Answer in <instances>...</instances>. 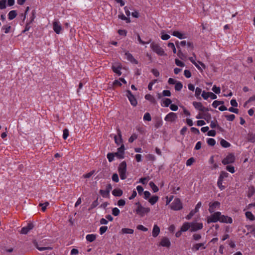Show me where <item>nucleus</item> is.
<instances>
[{
    "label": "nucleus",
    "mask_w": 255,
    "mask_h": 255,
    "mask_svg": "<svg viewBox=\"0 0 255 255\" xmlns=\"http://www.w3.org/2000/svg\"><path fill=\"white\" fill-rule=\"evenodd\" d=\"M135 204L137 205V208L135 212L140 217H142L150 212L149 208L142 206L139 202H137Z\"/></svg>",
    "instance_id": "f257e3e1"
},
{
    "label": "nucleus",
    "mask_w": 255,
    "mask_h": 255,
    "mask_svg": "<svg viewBox=\"0 0 255 255\" xmlns=\"http://www.w3.org/2000/svg\"><path fill=\"white\" fill-rule=\"evenodd\" d=\"M118 171L122 180H124L127 178V164L125 161H123L120 164L118 167Z\"/></svg>",
    "instance_id": "f03ea898"
},
{
    "label": "nucleus",
    "mask_w": 255,
    "mask_h": 255,
    "mask_svg": "<svg viewBox=\"0 0 255 255\" xmlns=\"http://www.w3.org/2000/svg\"><path fill=\"white\" fill-rule=\"evenodd\" d=\"M150 46L151 49L157 55L159 56L166 55L164 49L158 44L152 42L150 44Z\"/></svg>",
    "instance_id": "7ed1b4c3"
},
{
    "label": "nucleus",
    "mask_w": 255,
    "mask_h": 255,
    "mask_svg": "<svg viewBox=\"0 0 255 255\" xmlns=\"http://www.w3.org/2000/svg\"><path fill=\"white\" fill-rule=\"evenodd\" d=\"M170 208L174 211H178L182 209V204L179 198H175L172 202Z\"/></svg>",
    "instance_id": "20e7f679"
},
{
    "label": "nucleus",
    "mask_w": 255,
    "mask_h": 255,
    "mask_svg": "<svg viewBox=\"0 0 255 255\" xmlns=\"http://www.w3.org/2000/svg\"><path fill=\"white\" fill-rule=\"evenodd\" d=\"M220 218L221 212H216L207 217V222L208 224L211 223H216L218 221H220Z\"/></svg>",
    "instance_id": "39448f33"
},
{
    "label": "nucleus",
    "mask_w": 255,
    "mask_h": 255,
    "mask_svg": "<svg viewBox=\"0 0 255 255\" xmlns=\"http://www.w3.org/2000/svg\"><path fill=\"white\" fill-rule=\"evenodd\" d=\"M126 96L128 97L130 104L135 107L137 104V100L134 96L131 93L130 91L127 90L126 92Z\"/></svg>",
    "instance_id": "423d86ee"
},
{
    "label": "nucleus",
    "mask_w": 255,
    "mask_h": 255,
    "mask_svg": "<svg viewBox=\"0 0 255 255\" xmlns=\"http://www.w3.org/2000/svg\"><path fill=\"white\" fill-rule=\"evenodd\" d=\"M235 160V157L232 153L229 154L225 158L222 160V163L224 165L232 163Z\"/></svg>",
    "instance_id": "0eeeda50"
},
{
    "label": "nucleus",
    "mask_w": 255,
    "mask_h": 255,
    "mask_svg": "<svg viewBox=\"0 0 255 255\" xmlns=\"http://www.w3.org/2000/svg\"><path fill=\"white\" fill-rule=\"evenodd\" d=\"M125 150V146L122 144L121 147L118 148L117 152L115 153L116 157L119 159H123L124 158Z\"/></svg>",
    "instance_id": "6e6552de"
},
{
    "label": "nucleus",
    "mask_w": 255,
    "mask_h": 255,
    "mask_svg": "<svg viewBox=\"0 0 255 255\" xmlns=\"http://www.w3.org/2000/svg\"><path fill=\"white\" fill-rule=\"evenodd\" d=\"M177 119V114L173 112H170L165 117L164 120L168 122H174Z\"/></svg>",
    "instance_id": "1a4fd4ad"
},
{
    "label": "nucleus",
    "mask_w": 255,
    "mask_h": 255,
    "mask_svg": "<svg viewBox=\"0 0 255 255\" xmlns=\"http://www.w3.org/2000/svg\"><path fill=\"white\" fill-rule=\"evenodd\" d=\"M53 29L56 34H59L61 33L62 27L59 21L55 20L53 22Z\"/></svg>",
    "instance_id": "9d476101"
},
{
    "label": "nucleus",
    "mask_w": 255,
    "mask_h": 255,
    "mask_svg": "<svg viewBox=\"0 0 255 255\" xmlns=\"http://www.w3.org/2000/svg\"><path fill=\"white\" fill-rule=\"evenodd\" d=\"M220 203L218 201H215L213 203H210L209 204V211L210 213H212L214 212V211L220 208Z\"/></svg>",
    "instance_id": "9b49d317"
},
{
    "label": "nucleus",
    "mask_w": 255,
    "mask_h": 255,
    "mask_svg": "<svg viewBox=\"0 0 255 255\" xmlns=\"http://www.w3.org/2000/svg\"><path fill=\"white\" fill-rule=\"evenodd\" d=\"M191 224V232L197 231L199 230H201L203 228V224L201 223L192 222Z\"/></svg>",
    "instance_id": "f8f14e48"
},
{
    "label": "nucleus",
    "mask_w": 255,
    "mask_h": 255,
    "mask_svg": "<svg viewBox=\"0 0 255 255\" xmlns=\"http://www.w3.org/2000/svg\"><path fill=\"white\" fill-rule=\"evenodd\" d=\"M159 245L162 247L169 248L171 245V243L168 238L163 237L161 239Z\"/></svg>",
    "instance_id": "ddd939ff"
},
{
    "label": "nucleus",
    "mask_w": 255,
    "mask_h": 255,
    "mask_svg": "<svg viewBox=\"0 0 255 255\" xmlns=\"http://www.w3.org/2000/svg\"><path fill=\"white\" fill-rule=\"evenodd\" d=\"M193 105L195 109L201 112L207 111V109L203 106L201 102H193Z\"/></svg>",
    "instance_id": "4468645a"
},
{
    "label": "nucleus",
    "mask_w": 255,
    "mask_h": 255,
    "mask_svg": "<svg viewBox=\"0 0 255 255\" xmlns=\"http://www.w3.org/2000/svg\"><path fill=\"white\" fill-rule=\"evenodd\" d=\"M117 133L118 136L117 135L114 136L115 142L117 145H120L123 143V139L122 137L121 131L119 129L117 130Z\"/></svg>",
    "instance_id": "2eb2a0df"
},
{
    "label": "nucleus",
    "mask_w": 255,
    "mask_h": 255,
    "mask_svg": "<svg viewBox=\"0 0 255 255\" xmlns=\"http://www.w3.org/2000/svg\"><path fill=\"white\" fill-rule=\"evenodd\" d=\"M172 35L180 39H185L187 38V36L185 33L178 31H173L172 33Z\"/></svg>",
    "instance_id": "dca6fc26"
},
{
    "label": "nucleus",
    "mask_w": 255,
    "mask_h": 255,
    "mask_svg": "<svg viewBox=\"0 0 255 255\" xmlns=\"http://www.w3.org/2000/svg\"><path fill=\"white\" fill-rule=\"evenodd\" d=\"M33 228V226L32 224H28L26 227H24L21 229L20 233L22 234H26L32 230Z\"/></svg>",
    "instance_id": "f3484780"
},
{
    "label": "nucleus",
    "mask_w": 255,
    "mask_h": 255,
    "mask_svg": "<svg viewBox=\"0 0 255 255\" xmlns=\"http://www.w3.org/2000/svg\"><path fill=\"white\" fill-rule=\"evenodd\" d=\"M220 222L225 223L231 224L233 222V220L231 217L222 215L221 214V218L220 219Z\"/></svg>",
    "instance_id": "a211bd4d"
},
{
    "label": "nucleus",
    "mask_w": 255,
    "mask_h": 255,
    "mask_svg": "<svg viewBox=\"0 0 255 255\" xmlns=\"http://www.w3.org/2000/svg\"><path fill=\"white\" fill-rule=\"evenodd\" d=\"M112 69L113 71L117 74L119 76H120L122 74V72H121V66L118 63H116L112 66Z\"/></svg>",
    "instance_id": "6ab92c4d"
},
{
    "label": "nucleus",
    "mask_w": 255,
    "mask_h": 255,
    "mask_svg": "<svg viewBox=\"0 0 255 255\" xmlns=\"http://www.w3.org/2000/svg\"><path fill=\"white\" fill-rule=\"evenodd\" d=\"M206 247L204 243H198L194 245L192 248V250L193 252H196L200 249H205Z\"/></svg>",
    "instance_id": "aec40b11"
},
{
    "label": "nucleus",
    "mask_w": 255,
    "mask_h": 255,
    "mask_svg": "<svg viewBox=\"0 0 255 255\" xmlns=\"http://www.w3.org/2000/svg\"><path fill=\"white\" fill-rule=\"evenodd\" d=\"M160 233V228L157 225H154L152 229V235L154 238L156 237Z\"/></svg>",
    "instance_id": "412c9836"
},
{
    "label": "nucleus",
    "mask_w": 255,
    "mask_h": 255,
    "mask_svg": "<svg viewBox=\"0 0 255 255\" xmlns=\"http://www.w3.org/2000/svg\"><path fill=\"white\" fill-rule=\"evenodd\" d=\"M189 229H191V224L189 222H185L181 226L180 230L183 232L188 231Z\"/></svg>",
    "instance_id": "4be33fe9"
},
{
    "label": "nucleus",
    "mask_w": 255,
    "mask_h": 255,
    "mask_svg": "<svg viewBox=\"0 0 255 255\" xmlns=\"http://www.w3.org/2000/svg\"><path fill=\"white\" fill-rule=\"evenodd\" d=\"M247 139L251 142H255V133L249 132L247 136Z\"/></svg>",
    "instance_id": "5701e85b"
},
{
    "label": "nucleus",
    "mask_w": 255,
    "mask_h": 255,
    "mask_svg": "<svg viewBox=\"0 0 255 255\" xmlns=\"http://www.w3.org/2000/svg\"><path fill=\"white\" fill-rule=\"evenodd\" d=\"M194 65L200 71H203V69L202 68V67L204 69H205L206 68V66H205V64L204 63H203L202 62H200V61L196 62H195V64H194Z\"/></svg>",
    "instance_id": "b1692460"
},
{
    "label": "nucleus",
    "mask_w": 255,
    "mask_h": 255,
    "mask_svg": "<svg viewBox=\"0 0 255 255\" xmlns=\"http://www.w3.org/2000/svg\"><path fill=\"white\" fill-rule=\"evenodd\" d=\"M144 98L146 100H148L151 103L155 104L156 103V101L154 97L150 94H146Z\"/></svg>",
    "instance_id": "393cba45"
},
{
    "label": "nucleus",
    "mask_w": 255,
    "mask_h": 255,
    "mask_svg": "<svg viewBox=\"0 0 255 255\" xmlns=\"http://www.w3.org/2000/svg\"><path fill=\"white\" fill-rule=\"evenodd\" d=\"M158 196L154 195L148 199V202L151 205H153L158 201Z\"/></svg>",
    "instance_id": "a878e982"
},
{
    "label": "nucleus",
    "mask_w": 255,
    "mask_h": 255,
    "mask_svg": "<svg viewBox=\"0 0 255 255\" xmlns=\"http://www.w3.org/2000/svg\"><path fill=\"white\" fill-rule=\"evenodd\" d=\"M112 194L116 197H120L123 194V191L120 189H115L112 191Z\"/></svg>",
    "instance_id": "bb28decb"
},
{
    "label": "nucleus",
    "mask_w": 255,
    "mask_h": 255,
    "mask_svg": "<svg viewBox=\"0 0 255 255\" xmlns=\"http://www.w3.org/2000/svg\"><path fill=\"white\" fill-rule=\"evenodd\" d=\"M86 240L89 242L94 241L96 239V235L95 234H88L86 236Z\"/></svg>",
    "instance_id": "cd10ccee"
},
{
    "label": "nucleus",
    "mask_w": 255,
    "mask_h": 255,
    "mask_svg": "<svg viewBox=\"0 0 255 255\" xmlns=\"http://www.w3.org/2000/svg\"><path fill=\"white\" fill-rule=\"evenodd\" d=\"M17 15V13L16 10H12L9 12L8 14V18L9 20H12L14 19Z\"/></svg>",
    "instance_id": "c85d7f7f"
},
{
    "label": "nucleus",
    "mask_w": 255,
    "mask_h": 255,
    "mask_svg": "<svg viewBox=\"0 0 255 255\" xmlns=\"http://www.w3.org/2000/svg\"><path fill=\"white\" fill-rule=\"evenodd\" d=\"M121 232L124 234H132L133 233L134 231L132 229L123 228L121 230Z\"/></svg>",
    "instance_id": "c756f323"
},
{
    "label": "nucleus",
    "mask_w": 255,
    "mask_h": 255,
    "mask_svg": "<svg viewBox=\"0 0 255 255\" xmlns=\"http://www.w3.org/2000/svg\"><path fill=\"white\" fill-rule=\"evenodd\" d=\"M247 218L251 221H254L255 220V217L251 212L248 211L245 214Z\"/></svg>",
    "instance_id": "7c9ffc66"
},
{
    "label": "nucleus",
    "mask_w": 255,
    "mask_h": 255,
    "mask_svg": "<svg viewBox=\"0 0 255 255\" xmlns=\"http://www.w3.org/2000/svg\"><path fill=\"white\" fill-rule=\"evenodd\" d=\"M125 58L130 62H134L135 61L132 55L129 52H126L125 54Z\"/></svg>",
    "instance_id": "2f4dec72"
},
{
    "label": "nucleus",
    "mask_w": 255,
    "mask_h": 255,
    "mask_svg": "<svg viewBox=\"0 0 255 255\" xmlns=\"http://www.w3.org/2000/svg\"><path fill=\"white\" fill-rule=\"evenodd\" d=\"M221 146L225 148H227L230 146L231 144L226 140L222 139L220 141Z\"/></svg>",
    "instance_id": "473e14b6"
},
{
    "label": "nucleus",
    "mask_w": 255,
    "mask_h": 255,
    "mask_svg": "<svg viewBox=\"0 0 255 255\" xmlns=\"http://www.w3.org/2000/svg\"><path fill=\"white\" fill-rule=\"evenodd\" d=\"M99 192L104 198H109L110 196V193L106 190H100Z\"/></svg>",
    "instance_id": "72a5a7b5"
},
{
    "label": "nucleus",
    "mask_w": 255,
    "mask_h": 255,
    "mask_svg": "<svg viewBox=\"0 0 255 255\" xmlns=\"http://www.w3.org/2000/svg\"><path fill=\"white\" fill-rule=\"evenodd\" d=\"M228 176H229V174L227 172H226L225 171H221L218 179L223 181L224 179L225 178L228 177Z\"/></svg>",
    "instance_id": "f704fd0d"
},
{
    "label": "nucleus",
    "mask_w": 255,
    "mask_h": 255,
    "mask_svg": "<svg viewBox=\"0 0 255 255\" xmlns=\"http://www.w3.org/2000/svg\"><path fill=\"white\" fill-rule=\"evenodd\" d=\"M162 102L164 104V106L165 107H167L171 105L172 101L170 99L165 98L163 100Z\"/></svg>",
    "instance_id": "c9c22d12"
},
{
    "label": "nucleus",
    "mask_w": 255,
    "mask_h": 255,
    "mask_svg": "<svg viewBox=\"0 0 255 255\" xmlns=\"http://www.w3.org/2000/svg\"><path fill=\"white\" fill-rule=\"evenodd\" d=\"M183 87V85L181 82L178 81L176 83L175 85V89L177 91H180Z\"/></svg>",
    "instance_id": "e433bc0d"
},
{
    "label": "nucleus",
    "mask_w": 255,
    "mask_h": 255,
    "mask_svg": "<svg viewBox=\"0 0 255 255\" xmlns=\"http://www.w3.org/2000/svg\"><path fill=\"white\" fill-rule=\"evenodd\" d=\"M118 16L119 18L125 20L127 23H129L130 21L129 18L126 17L123 13L119 14Z\"/></svg>",
    "instance_id": "4c0bfd02"
},
{
    "label": "nucleus",
    "mask_w": 255,
    "mask_h": 255,
    "mask_svg": "<svg viewBox=\"0 0 255 255\" xmlns=\"http://www.w3.org/2000/svg\"><path fill=\"white\" fill-rule=\"evenodd\" d=\"M149 185L154 193L158 191V187L153 182H150Z\"/></svg>",
    "instance_id": "58836bf2"
},
{
    "label": "nucleus",
    "mask_w": 255,
    "mask_h": 255,
    "mask_svg": "<svg viewBox=\"0 0 255 255\" xmlns=\"http://www.w3.org/2000/svg\"><path fill=\"white\" fill-rule=\"evenodd\" d=\"M107 158L109 162H112L114 160L115 156V153H108L107 154Z\"/></svg>",
    "instance_id": "ea45409f"
},
{
    "label": "nucleus",
    "mask_w": 255,
    "mask_h": 255,
    "mask_svg": "<svg viewBox=\"0 0 255 255\" xmlns=\"http://www.w3.org/2000/svg\"><path fill=\"white\" fill-rule=\"evenodd\" d=\"M196 213L197 212L195 211L194 209L192 210V211H190L189 214L186 217V219L187 220H190Z\"/></svg>",
    "instance_id": "a19ab883"
},
{
    "label": "nucleus",
    "mask_w": 255,
    "mask_h": 255,
    "mask_svg": "<svg viewBox=\"0 0 255 255\" xmlns=\"http://www.w3.org/2000/svg\"><path fill=\"white\" fill-rule=\"evenodd\" d=\"M207 142L208 145L211 146H214L216 144V140L212 138H208Z\"/></svg>",
    "instance_id": "79ce46f5"
},
{
    "label": "nucleus",
    "mask_w": 255,
    "mask_h": 255,
    "mask_svg": "<svg viewBox=\"0 0 255 255\" xmlns=\"http://www.w3.org/2000/svg\"><path fill=\"white\" fill-rule=\"evenodd\" d=\"M120 213V210L118 208H114L112 209V214L115 216H117Z\"/></svg>",
    "instance_id": "37998d69"
},
{
    "label": "nucleus",
    "mask_w": 255,
    "mask_h": 255,
    "mask_svg": "<svg viewBox=\"0 0 255 255\" xmlns=\"http://www.w3.org/2000/svg\"><path fill=\"white\" fill-rule=\"evenodd\" d=\"M212 91L216 94H219L220 93L221 89L219 87H217L216 85L213 86Z\"/></svg>",
    "instance_id": "c03bdc74"
},
{
    "label": "nucleus",
    "mask_w": 255,
    "mask_h": 255,
    "mask_svg": "<svg viewBox=\"0 0 255 255\" xmlns=\"http://www.w3.org/2000/svg\"><path fill=\"white\" fill-rule=\"evenodd\" d=\"M223 181L218 179V182H217L218 186L221 190H224L225 188V186L222 185Z\"/></svg>",
    "instance_id": "a18cd8bd"
},
{
    "label": "nucleus",
    "mask_w": 255,
    "mask_h": 255,
    "mask_svg": "<svg viewBox=\"0 0 255 255\" xmlns=\"http://www.w3.org/2000/svg\"><path fill=\"white\" fill-rule=\"evenodd\" d=\"M6 0H0V9H2L6 7Z\"/></svg>",
    "instance_id": "49530a36"
},
{
    "label": "nucleus",
    "mask_w": 255,
    "mask_h": 255,
    "mask_svg": "<svg viewBox=\"0 0 255 255\" xmlns=\"http://www.w3.org/2000/svg\"><path fill=\"white\" fill-rule=\"evenodd\" d=\"M63 138L64 139H66L69 136V130L67 128H65L63 129Z\"/></svg>",
    "instance_id": "de8ad7c7"
},
{
    "label": "nucleus",
    "mask_w": 255,
    "mask_h": 255,
    "mask_svg": "<svg viewBox=\"0 0 255 255\" xmlns=\"http://www.w3.org/2000/svg\"><path fill=\"white\" fill-rule=\"evenodd\" d=\"M226 169L231 173H234L235 172V168L233 166L228 165L226 166Z\"/></svg>",
    "instance_id": "09e8293b"
},
{
    "label": "nucleus",
    "mask_w": 255,
    "mask_h": 255,
    "mask_svg": "<svg viewBox=\"0 0 255 255\" xmlns=\"http://www.w3.org/2000/svg\"><path fill=\"white\" fill-rule=\"evenodd\" d=\"M143 120L144 121H150L151 118L150 115L148 113H146L143 116Z\"/></svg>",
    "instance_id": "8fccbe9b"
},
{
    "label": "nucleus",
    "mask_w": 255,
    "mask_h": 255,
    "mask_svg": "<svg viewBox=\"0 0 255 255\" xmlns=\"http://www.w3.org/2000/svg\"><path fill=\"white\" fill-rule=\"evenodd\" d=\"M175 64H176V65H177L178 66H180V67H184L185 66V64L184 63L182 62L181 61L179 60V59H176L175 60Z\"/></svg>",
    "instance_id": "3c124183"
},
{
    "label": "nucleus",
    "mask_w": 255,
    "mask_h": 255,
    "mask_svg": "<svg viewBox=\"0 0 255 255\" xmlns=\"http://www.w3.org/2000/svg\"><path fill=\"white\" fill-rule=\"evenodd\" d=\"M149 180V178L148 177H144V178H141L139 179V182L143 184H146L147 181Z\"/></svg>",
    "instance_id": "603ef678"
},
{
    "label": "nucleus",
    "mask_w": 255,
    "mask_h": 255,
    "mask_svg": "<svg viewBox=\"0 0 255 255\" xmlns=\"http://www.w3.org/2000/svg\"><path fill=\"white\" fill-rule=\"evenodd\" d=\"M108 230V227L107 226H102L100 228V234L101 235H103Z\"/></svg>",
    "instance_id": "864d4df0"
},
{
    "label": "nucleus",
    "mask_w": 255,
    "mask_h": 255,
    "mask_svg": "<svg viewBox=\"0 0 255 255\" xmlns=\"http://www.w3.org/2000/svg\"><path fill=\"white\" fill-rule=\"evenodd\" d=\"M226 119L229 121H233L235 118V116L233 114L225 116Z\"/></svg>",
    "instance_id": "5fc2aeb1"
},
{
    "label": "nucleus",
    "mask_w": 255,
    "mask_h": 255,
    "mask_svg": "<svg viewBox=\"0 0 255 255\" xmlns=\"http://www.w3.org/2000/svg\"><path fill=\"white\" fill-rule=\"evenodd\" d=\"M201 93H202V89L199 87H197L195 89V97L198 98L200 96V95L201 94Z\"/></svg>",
    "instance_id": "6e6d98bb"
},
{
    "label": "nucleus",
    "mask_w": 255,
    "mask_h": 255,
    "mask_svg": "<svg viewBox=\"0 0 255 255\" xmlns=\"http://www.w3.org/2000/svg\"><path fill=\"white\" fill-rule=\"evenodd\" d=\"M202 97L204 100H207L209 98V92L203 91L202 93Z\"/></svg>",
    "instance_id": "4d7b16f0"
},
{
    "label": "nucleus",
    "mask_w": 255,
    "mask_h": 255,
    "mask_svg": "<svg viewBox=\"0 0 255 255\" xmlns=\"http://www.w3.org/2000/svg\"><path fill=\"white\" fill-rule=\"evenodd\" d=\"M195 161V160L193 157H191L188 159L186 161V165L187 166H191Z\"/></svg>",
    "instance_id": "13d9d810"
},
{
    "label": "nucleus",
    "mask_w": 255,
    "mask_h": 255,
    "mask_svg": "<svg viewBox=\"0 0 255 255\" xmlns=\"http://www.w3.org/2000/svg\"><path fill=\"white\" fill-rule=\"evenodd\" d=\"M210 127L211 128H214L216 127L219 128V127L218 125L217 121H211L210 123Z\"/></svg>",
    "instance_id": "bf43d9fd"
},
{
    "label": "nucleus",
    "mask_w": 255,
    "mask_h": 255,
    "mask_svg": "<svg viewBox=\"0 0 255 255\" xmlns=\"http://www.w3.org/2000/svg\"><path fill=\"white\" fill-rule=\"evenodd\" d=\"M170 36L168 34H164L163 32H161V38L162 40H166L170 38Z\"/></svg>",
    "instance_id": "052dcab7"
},
{
    "label": "nucleus",
    "mask_w": 255,
    "mask_h": 255,
    "mask_svg": "<svg viewBox=\"0 0 255 255\" xmlns=\"http://www.w3.org/2000/svg\"><path fill=\"white\" fill-rule=\"evenodd\" d=\"M137 137V136L136 134H132L130 137L128 139V141L130 143L132 142L135 139H136Z\"/></svg>",
    "instance_id": "680f3d73"
},
{
    "label": "nucleus",
    "mask_w": 255,
    "mask_h": 255,
    "mask_svg": "<svg viewBox=\"0 0 255 255\" xmlns=\"http://www.w3.org/2000/svg\"><path fill=\"white\" fill-rule=\"evenodd\" d=\"M94 173V171L93 170L89 173L84 174L83 175V177L84 178H90L92 175H93Z\"/></svg>",
    "instance_id": "e2e57ef3"
},
{
    "label": "nucleus",
    "mask_w": 255,
    "mask_h": 255,
    "mask_svg": "<svg viewBox=\"0 0 255 255\" xmlns=\"http://www.w3.org/2000/svg\"><path fill=\"white\" fill-rule=\"evenodd\" d=\"M184 76L187 78H189L191 77V73L188 70H185L184 71Z\"/></svg>",
    "instance_id": "0e129e2a"
},
{
    "label": "nucleus",
    "mask_w": 255,
    "mask_h": 255,
    "mask_svg": "<svg viewBox=\"0 0 255 255\" xmlns=\"http://www.w3.org/2000/svg\"><path fill=\"white\" fill-rule=\"evenodd\" d=\"M112 180L115 182H118L119 181L118 175L117 173H114L112 176Z\"/></svg>",
    "instance_id": "69168bd1"
},
{
    "label": "nucleus",
    "mask_w": 255,
    "mask_h": 255,
    "mask_svg": "<svg viewBox=\"0 0 255 255\" xmlns=\"http://www.w3.org/2000/svg\"><path fill=\"white\" fill-rule=\"evenodd\" d=\"M137 229L139 230H141V231H144V232H146L147 231L148 229L147 228H145L144 227L143 225H138L137 226Z\"/></svg>",
    "instance_id": "338daca9"
},
{
    "label": "nucleus",
    "mask_w": 255,
    "mask_h": 255,
    "mask_svg": "<svg viewBox=\"0 0 255 255\" xmlns=\"http://www.w3.org/2000/svg\"><path fill=\"white\" fill-rule=\"evenodd\" d=\"M126 204V202L123 199H120L118 201V203H117V205L119 206V207H123L124 206H125Z\"/></svg>",
    "instance_id": "774afa93"
}]
</instances>
